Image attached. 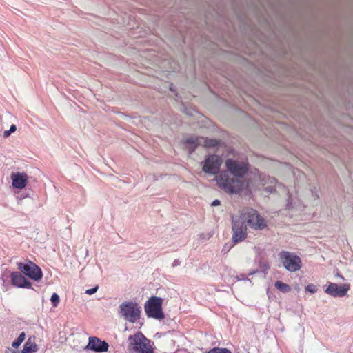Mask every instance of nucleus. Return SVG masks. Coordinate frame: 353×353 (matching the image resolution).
I'll use <instances>...</instances> for the list:
<instances>
[{
  "label": "nucleus",
  "mask_w": 353,
  "mask_h": 353,
  "mask_svg": "<svg viewBox=\"0 0 353 353\" xmlns=\"http://www.w3.org/2000/svg\"><path fill=\"white\" fill-rule=\"evenodd\" d=\"M12 185L15 188L22 189L27 183V176L24 173H13L11 176Z\"/></svg>",
  "instance_id": "15"
},
{
  "label": "nucleus",
  "mask_w": 353,
  "mask_h": 353,
  "mask_svg": "<svg viewBox=\"0 0 353 353\" xmlns=\"http://www.w3.org/2000/svg\"><path fill=\"white\" fill-rule=\"evenodd\" d=\"M11 283L17 288H30L32 284L19 272H13L10 275Z\"/></svg>",
  "instance_id": "13"
},
{
  "label": "nucleus",
  "mask_w": 353,
  "mask_h": 353,
  "mask_svg": "<svg viewBox=\"0 0 353 353\" xmlns=\"http://www.w3.org/2000/svg\"><path fill=\"white\" fill-rule=\"evenodd\" d=\"M221 165V159L218 155H210L203 162V170L205 173L214 175L219 172Z\"/></svg>",
  "instance_id": "10"
},
{
  "label": "nucleus",
  "mask_w": 353,
  "mask_h": 353,
  "mask_svg": "<svg viewBox=\"0 0 353 353\" xmlns=\"http://www.w3.org/2000/svg\"><path fill=\"white\" fill-rule=\"evenodd\" d=\"M141 308L135 301H124L119 305V315L130 323H136L141 317Z\"/></svg>",
  "instance_id": "4"
},
{
  "label": "nucleus",
  "mask_w": 353,
  "mask_h": 353,
  "mask_svg": "<svg viewBox=\"0 0 353 353\" xmlns=\"http://www.w3.org/2000/svg\"><path fill=\"white\" fill-rule=\"evenodd\" d=\"M350 288V284H343L339 286L336 283H330L325 292L333 297H343Z\"/></svg>",
  "instance_id": "11"
},
{
  "label": "nucleus",
  "mask_w": 353,
  "mask_h": 353,
  "mask_svg": "<svg viewBox=\"0 0 353 353\" xmlns=\"http://www.w3.org/2000/svg\"><path fill=\"white\" fill-rule=\"evenodd\" d=\"M241 276L242 279H244V280H245V279H246V278H245V275L241 274Z\"/></svg>",
  "instance_id": "32"
},
{
  "label": "nucleus",
  "mask_w": 353,
  "mask_h": 353,
  "mask_svg": "<svg viewBox=\"0 0 353 353\" xmlns=\"http://www.w3.org/2000/svg\"><path fill=\"white\" fill-rule=\"evenodd\" d=\"M336 276H337L338 278H340L341 280H345L344 277L339 272H337L336 274Z\"/></svg>",
  "instance_id": "29"
},
{
  "label": "nucleus",
  "mask_w": 353,
  "mask_h": 353,
  "mask_svg": "<svg viewBox=\"0 0 353 353\" xmlns=\"http://www.w3.org/2000/svg\"><path fill=\"white\" fill-rule=\"evenodd\" d=\"M244 224L256 230H261L266 227L265 220L259 212L252 208H246L241 211L239 216H236Z\"/></svg>",
  "instance_id": "3"
},
{
  "label": "nucleus",
  "mask_w": 353,
  "mask_h": 353,
  "mask_svg": "<svg viewBox=\"0 0 353 353\" xmlns=\"http://www.w3.org/2000/svg\"><path fill=\"white\" fill-rule=\"evenodd\" d=\"M128 341L130 342L128 347L130 353H154L151 341L141 332L130 335Z\"/></svg>",
  "instance_id": "2"
},
{
  "label": "nucleus",
  "mask_w": 353,
  "mask_h": 353,
  "mask_svg": "<svg viewBox=\"0 0 353 353\" xmlns=\"http://www.w3.org/2000/svg\"><path fill=\"white\" fill-rule=\"evenodd\" d=\"M37 346L34 343L26 342L23 346L21 353H33L37 352Z\"/></svg>",
  "instance_id": "17"
},
{
  "label": "nucleus",
  "mask_w": 353,
  "mask_h": 353,
  "mask_svg": "<svg viewBox=\"0 0 353 353\" xmlns=\"http://www.w3.org/2000/svg\"><path fill=\"white\" fill-rule=\"evenodd\" d=\"M264 270H267L270 268V265L268 263H265L263 265Z\"/></svg>",
  "instance_id": "30"
},
{
  "label": "nucleus",
  "mask_w": 353,
  "mask_h": 353,
  "mask_svg": "<svg viewBox=\"0 0 353 353\" xmlns=\"http://www.w3.org/2000/svg\"><path fill=\"white\" fill-rule=\"evenodd\" d=\"M109 345L105 341H101L100 339L92 336L89 338V342L87 348L93 352L101 353L108 350Z\"/></svg>",
  "instance_id": "12"
},
{
  "label": "nucleus",
  "mask_w": 353,
  "mask_h": 353,
  "mask_svg": "<svg viewBox=\"0 0 353 353\" xmlns=\"http://www.w3.org/2000/svg\"><path fill=\"white\" fill-rule=\"evenodd\" d=\"M207 353H232L230 350L227 348L214 347L209 350Z\"/></svg>",
  "instance_id": "19"
},
{
  "label": "nucleus",
  "mask_w": 353,
  "mask_h": 353,
  "mask_svg": "<svg viewBox=\"0 0 353 353\" xmlns=\"http://www.w3.org/2000/svg\"><path fill=\"white\" fill-rule=\"evenodd\" d=\"M279 259L283 266L291 272L299 271L302 266L301 258L294 252L281 251L279 254Z\"/></svg>",
  "instance_id": "5"
},
{
  "label": "nucleus",
  "mask_w": 353,
  "mask_h": 353,
  "mask_svg": "<svg viewBox=\"0 0 353 353\" xmlns=\"http://www.w3.org/2000/svg\"><path fill=\"white\" fill-rule=\"evenodd\" d=\"M180 264H181V261H180L179 259H175V260L173 261V263H172V266L173 268H174V267H176V266L179 265Z\"/></svg>",
  "instance_id": "23"
},
{
  "label": "nucleus",
  "mask_w": 353,
  "mask_h": 353,
  "mask_svg": "<svg viewBox=\"0 0 353 353\" xmlns=\"http://www.w3.org/2000/svg\"><path fill=\"white\" fill-rule=\"evenodd\" d=\"M50 301L54 307L57 306L60 301L59 296L57 293H53L51 296Z\"/></svg>",
  "instance_id": "20"
},
{
  "label": "nucleus",
  "mask_w": 353,
  "mask_h": 353,
  "mask_svg": "<svg viewBox=\"0 0 353 353\" xmlns=\"http://www.w3.org/2000/svg\"><path fill=\"white\" fill-rule=\"evenodd\" d=\"M98 290V286H95L92 288H90V289H88L85 290V294H88V295H92L93 294H94Z\"/></svg>",
  "instance_id": "22"
},
{
  "label": "nucleus",
  "mask_w": 353,
  "mask_h": 353,
  "mask_svg": "<svg viewBox=\"0 0 353 353\" xmlns=\"http://www.w3.org/2000/svg\"><path fill=\"white\" fill-rule=\"evenodd\" d=\"M10 134L11 132L9 130H6L3 132V136L5 137H8V136H10Z\"/></svg>",
  "instance_id": "28"
},
{
  "label": "nucleus",
  "mask_w": 353,
  "mask_h": 353,
  "mask_svg": "<svg viewBox=\"0 0 353 353\" xmlns=\"http://www.w3.org/2000/svg\"><path fill=\"white\" fill-rule=\"evenodd\" d=\"M291 200H292L291 196H288V203H287V207L289 209L292 208V201Z\"/></svg>",
  "instance_id": "25"
},
{
  "label": "nucleus",
  "mask_w": 353,
  "mask_h": 353,
  "mask_svg": "<svg viewBox=\"0 0 353 353\" xmlns=\"http://www.w3.org/2000/svg\"><path fill=\"white\" fill-rule=\"evenodd\" d=\"M256 272H257V270L250 272L248 274V275H252V274H255Z\"/></svg>",
  "instance_id": "31"
},
{
  "label": "nucleus",
  "mask_w": 353,
  "mask_h": 353,
  "mask_svg": "<svg viewBox=\"0 0 353 353\" xmlns=\"http://www.w3.org/2000/svg\"><path fill=\"white\" fill-rule=\"evenodd\" d=\"M232 240L234 243L243 241L247 236V225L237 217H232Z\"/></svg>",
  "instance_id": "9"
},
{
  "label": "nucleus",
  "mask_w": 353,
  "mask_h": 353,
  "mask_svg": "<svg viewBox=\"0 0 353 353\" xmlns=\"http://www.w3.org/2000/svg\"><path fill=\"white\" fill-rule=\"evenodd\" d=\"M13 353H19V352H14Z\"/></svg>",
  "instance_id": "33"
},
{
  "label": "nucleus",
  "mask_w": 353,
  "mask_h": 353,
  "mask_svg": "<svg viewBox=\"0 0 353 353\" xmlns=\"http://www.w3.org/2000/svg\"><path fill=\"white\" fill-rule=\"evenodd\" d=\"M163 300L160 297L152 296L145 303V312L148 317L162 319L165 317L162 311Z\"/></svg>",
  "instance_id": "6"
},
{
  "label": "nucleus",
  "mask_w": 353,
  "mask_h": 353,
  "mask_svg": "<svg viewBox=\"0 0 353 353\" xmlns=\"http://www.w3.org/2000/svg\"><path fill=\"white\" fill-rule=\"evenodd\" d=\"M261 181L263 185L265 186L264 190L265 192L272 193L276 191V186H281V184L279 183L277 180L270 176H264L261 177Z\"/></svg>",
  "instance_id": "14"
},
{
  "label": "nucleus",
  "mask_w": 353,
  "mask_h": 353,
  "mask_svg": "<svg viewBox=\"0 0 353 353\" xmlns=\"http://www.w3.org/2000/svg\"><path fill=\"white\" fill-rule=\"evenodd\" d=\"M26 337L25 332H21L19 336L12 342V346L14 348H17L23 343Z\"/></svg>",
  "instance_id": "18"
},
{
  "label": "nucleus",
  "mask_w": 353,
  "mask_h": 353,
  "mask_svg": "<svg viewBox=\"0 0 353 353\" xmlns=\"http://www.w3.org/2000/svg\"><path fill=\"white\" fill-rule=\"evenodd\" d=\"M185 142L190 145V153H192L198 145H203L205 148H214L219 145L216 139H207L202 137H190L185 139Z\"/></svg>",
  "instance_id": "8"
},
{
  "label": "nucleus",
  "mask_w": 353,
  "mask_h": 353,
  "mask_svg": "<svg viewBox=\"0 0 353 353\" xmlns=\"http://www.w3.org/2000/svg\"><path fill=\"white\" fill-rule=\"evenodd\" d=\"M16 130H17V127H16V125H14V124H12V125L10 126L9 131L12 133V132H15V131H16Z\"/></svg>",
  "instance_id": "27"
},
{
  "label": "nucleus",
  "mask_w": 353,
  "mask_h": 353,
  "mask_svg": "<svg viewBox=\"0 0 353 353\" xmlns=\"http://www.w3.org/2000/svg\"><path fill=\"white\" fill-rule=\"evenodd\" d=\"M311 192H312V196L313 197L316 199L319 198V194H318V192L317 190H311Z\"/></svg>",
  "instance_id": "26"
},
{
  "label": "nucleus",
  "mask_w": 353,
  "mask_h": 353,
  "mask_svg": "<svg viewBox=\"0 0 353 353\" xmlns=\"http://www.w3.org/2000/svg\"><path fill=\"white\" fill-rule=\"evenodd\" d=\"M305 291H307V292H310L311 294H314V293L316 292L317 287H316V285H315L313 283L308 284L305 287Z\"/></svg>",
  "instance_id": "21"
},
{
  "label": "nucleus",
  "mask_w": 353,
  "mask_h": 353,
  "mask_svg": "<svg viewBox=\"0 0 353 353\" xmlns=\"http://www.w3.org/2000/svg\"><path fill=\"white\" fill-rule=\"evenodd\" d=\"M17 268L26 276L34 281H37L43 276L41 269L32 261L18 263Z\"/></svg>",
  "instance_id": "7"
},
{
  "label": "nucleus",
  "mask_w": 353,
  "mask_h": 353,
  "mask_svg": "<svg viewBox=\"0 0 353 353\" xmlns=\"http://www.w3.org/2000/svg\"><path fill=\"white\" fill-rule=\"evenodd\" d=\"M228 172L223 171L215 176L219 187L225 192L232 194H239L245 187V183L241 179L248 172L249 165L247 161L228 159L225 161Z\"/></svg>",
  "instance_id": "1"
},
{
  "label": "nucleus",
  "mask_w": 353,
  "mask_h": 353,
  "mask_svg": "<svg viewBox=\"0 0 353 353\" xmlns=\"http://www.w3.org/2000/svg\"><path fill=\"white\" fill-rule=\"evenodd\" d=\"M221 204V201L218 199H215L214 201H212L211 205L212 206H218Z\"/></svg>",
  "instance_id": "24"
},
{
  "label": "nucleus",
  "mask_w": 353,
  "mask_h": 353,
  "mask_svg": "<svg viewBox=\"0 0 353 353\" xmlns=\"http://www.w3.org/2000/svg\"><path fill=\"white\" fill-rule=\"evenodd\" d=\"M275 288L283 293H287L291 291V287L286 283H283L281 281L275 282Z\"/></svg>",
  "instance_id": "16"
}]
</instances>
